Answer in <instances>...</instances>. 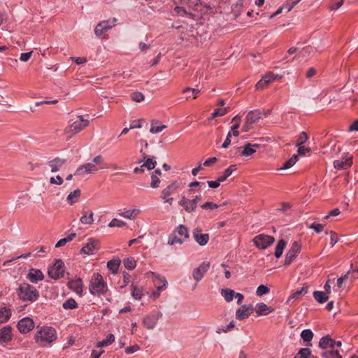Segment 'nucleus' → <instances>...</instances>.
Listing matches in <instances>:
<instances>
[{
  "label": "nucleus",
  "instance_id": "1",
  "mask_svg": "<svg viewBox=\"0 0 358 358\" xmlns=\"http://www.w3.org/2000/svg\"><path fill=\"white\" fill-rule=\"evenodd\" d=\"M57 338V331L55 328L49 326L36 327L34 335L36 343L42 348L50 346Z\"/></svg>",
  "mask_w": 358,
  "mask_h": 358
},
{
  "label": "nucleus",
  "instance_id": "2",
  "mask_svg": "<svg viewBox=\"0 0 358 358\" xmlns=\"http://www.w3.org/2000/svg\"><path fill=\"white\" fill-rule=\"evenodd\" d=\"M18 298L22 301L34 302L39 297L37 289L27 282L21 283L17 289Z\"/></svg>",
  "mask_w": 358,
  "mask_h": 358
},
{
  "label": "nucleus",
  "instance_id": "3",
  "mask_svg": "<svg viewBox=\"0 0 358 358\" xmlns=\"http://www.w3.org/2000/svg\"><path fill=\"white\" fill-rule=\"evenodd\" d=\"M89 289L90 293L93 295H101L106 293L108 286L100 273H94L92 276L89 285Z\"/></svg>",
  "mask_w": 358,
  "mask_h": 358
},
{
  "label": "nucleus",
  "instance_id": "4",
  "mask_svg": "<svg viewBox=\"0 0 358 358\" xmlns=\"http://www.w3.org/2000/svg\"><path fill=\"white\" fill-rule=\"evenodd\" d=\"M89 124V120L85 119L83 115H78L76 118L71 120L69 126L65 129V132L71 136L84 130Z\"/></svg>",
  "mask_w": 358,
  "mask_h": 358
},
{
  "label": "nucleus",
  "instance_id": "5",
  "mask_svg": "<svg viewBox=\"0 0 358 358\" xmlns=\"http://www.w3.org/2000/svg\"><path fill=\"white\" fill-rule=\"evenodd\" d=\"M103 158L101 155L96 156L92 162L86 163L80 166L76 169L75 176H84L86 174L93 173L99 171L98 165L103 164Z\"/></svg>",
  "mask_w": 358,
  "mask_h": 358
},
{
  "label": "nucleus",
  "instance_id": "6",
  "mask_svg": "<svg viewBox=\"0 0 358 358\" xmlns=\"http://www.w3.org/2000/svg\"><path fill=\"white\" fill-rule=\"evenodd\" d=\"M189 236L188 229L185 225L180 224L169 236L167 243L170 245H181L189 238Z\"/></svg>",
  "mask_w": 358,
  "mask_h": 358
},
{
  "label": "nucleus",
  "instance_id": "7",
  "mask_svg": "<svg viewBox=\"0 0 358 358\" xmlns=\"http://www.w3.org/2000/svg\"><path fill=\"white\" fill-rule=\"evenodd\" d=\"M179 188V183L177 181L172 182L162 191L161 198L164 203L171 206L173 203L172 195L176 194Z\"/></svg>",
  "mask_w": 358,
  "mask_h": 358
},
{
  "label": "nucleus",
  "instance_id": "8",
  "mask_svg": "<svg viewBox=\"0 0 358 358\" xmlns=\"http://www.w3.org/2000/svg\"><path fill=\"white\" fill-rule=\"evenodd\" d=\"M252 242L258 249L265 250L275 242V238L272 236L262 234L255 236Z\"/></svg>",
  "mask_w": 358,
  "mask_h": 358
},
{
  "label": "nucleus",
  "instance_id": "9",
  "mask_svg": "<svg viewBox=\"0 0 358 358\" xmlns=\"http://www.w3.org/2000/svg\"><path fill=\"white\" fill-rule=\"evenodd\" d=\"M48 275L55 280L64 276V264L61 259H57L55 264L50 266L48 271Z\"/></svg>",
  "mask_w": 358,
  "mask_h": 358
},
{
  "label": "nucleus",
  "instance_id": "10",
  "mask_svg": "<svg viewBox=\"0 0 358 358\" xmlns=\"http://www.w3.org/2000/svg\"><path fill=\"white\" fill-rule=\"evenodd\" d=\"M117 20V18L113 17L112 19L100 22L94 29L95 35L99 37L104 33L107 32L109 29L115 26Z\"/></svg>",
  "mask_w": 358,
  "mask_h": 358
},
{
  "label": "nucleus",
  "instance_id": "11",
  "mask_svg": "<svg viewBox=\"0 0 358 358\" xmlns=\"http://www.w3.org/2000/svg\"><path fill=\"white\" fill-rule=\"evenodd\" d=\"M301 250V245L298 241H294L285 255V265H289L297 257Z\"/></svg>",
  "mask_w": 358,
  "mask_h": 358
},
{
  "label": "nucleus",
  "instance_id": "12",
  "mask_svg": "<svg viewBox=\"0 0 358 358\" xmlns=\"http://www.w3.org/2000/svg\"><path fill=\"white\" fill-rule=\"evenodd\" d=\"M178 204L185 212L188 213L195 212L197 208V206L195 204V202L192 199L186 196L185 195H182L180 201H178Z\"/></svg>",
  "mask_w": 358,
  "mask_h": 358
},
{
  "label": "nucleus",
  "instance_id": "13",
  "mask_svg": "<svg viewBox=\"0 0 358 358\" xmlns=\"http://www.w3.org/2000/svg\"><path fill=\"white\" fill-rule=\"evenodd\" d=\"M100 249V244L98 240L90 238L80 250V253L91 255Z\"/></svg>",
  "mask_w": 358,
  "mask_h": 358
},
{
  "label": "nucleus",
  "instance_id": "14",
  "mask_svg": "<svg viewBox=\"0 0 358 358\" xmlns=\"http://www.w3.org/2000/svg\"><path fill=\"white\" fill-rule=\"evenodd\" d=\"M162 316V314L159 312L146 315L143 319V324L148 329H153Z\"/></svg>",
  "mask_w": 358,
  "mask_h": 358
},
{
  "label": "nucleus",
  "instance_id": "15",
  "mask_svg": "<svg viewBox=\"0 0 358 358\" xmlns=\"http://www.w3.org/2000/svg\"><path fill=\"white\" fill-rule=\"evenodd\" d=\"M282 76L274 74L273 73H267L256 84L255 87L257 90H262L264 88L268 83L275 80H280Z\"/></svg>",
  "mask_w": 358,
  "mask_h": 358
},
{
  "label": "nucleus",
  "instance_id": "16",
  "mask_svg": "<svg viewBox=\"0 0 358 358\" xmlns=\"http://www.w3.org/2000/svg\"><path fill=\"white\" fill-rule=\"evenodd\" d=\"M17 327L20 333L26 334L34 329V322L30 317H26L18 322Z\"/></svg>",
  "mask_w": 358,
  "mask_h": 358
},
{
  "label": "nucleus",
  "instance_id": "17",
  "mask_svg": "<svg viewBox=\"0 0 358 358\" xmlns=\"http://www.w3.org/2000/svg\"><path fill=\"white\" fill-rule=\"evenodd\" d=\"M254 308L252 305L241 306L236 311V318L238 320H242L248 318L253 312Z\"/></svg>",
  "mask_w": 358,
  "mask_h": 358
},
{
  "label": "nucleus",
  "instance_id": "18",
  "mask_svg": "<svg viewBox=\"0 0 358 358\" xmlns=\"http://www.w3.org/2000/svg\"><path fill=\"white\" fill-rule=\"evenodd\" d=\"M352 164V156L347 154L344 157L341 159H337L334 162V166L337 169H346L349 168Z\"/></svg>",
  "mask_w": 358,
  "mask_h": 358
},
{
  "label": "nucleus",
  "instance_id": "19",
  "mask_svg": "<svg viewBox=\"0 0 358 358\" xmlns=\"http://www.w3.org/2000/svg\"><path fill=\"white\" fill-rule=\"evenodd\" d=\"M210 268V263L209 262H203L199 267L196 268L193 271V278L196 281H200L204 274L208 271V270Z\"/></svg>",
  "mask_w": 358,
  "mask_h": 358
},
{
  "label": "nucleus",
  "instance_id": "20",
  "mask_svg": "<svg viewBox=\"0 0 358 358\" xmlns=\"http://www.w3.org/2000/svg\"><path fill=\"white\" fill-rule=\"evenodd\" d=\"M193 238L196 242L201 246L206 245L209 241V235L208 234H202L201 229L196 228L193 231Z\"/></svg>",
  "mask_w": 358,
  "mask_h": 358
},
{
  "label": "nucleus",
  "instance_id": "21",
  "mask_svg": "<svg viewBox=\"0 0 358 358\" xmlns=\"http://www.w3.org/2000/svg\"><path fill=\"white\" fill-rule=\"evenodd\" d=\"M66 163V159L55 157L48 162V165L50 169L51 172L55 173L60 170V169Z\"/></svg>",
  "mask_w": 358,
  "mask_h": 358
},
{
  "label": "nucleus",
  "instance_id": "22",
  "mask_svg": "<svg viewBox=\"0 0 358 358\" xmlns=\"http://www.w3.org/2000/svg\"><path fill=\"white\" fill-rule=\"evenodd\" d=\"M27 278L32 283H37L44 279V275L39 269L30 268L27 274Z\"/></svg>",
  "mask_w": 358,
  "mask_h": 358
},
{
  "label": "nucleus",
  "instance_id": "23",
  "mask_svg": "<svg viewBox=\"0 0 358 358\" xmlns=\"http://www.w3.org/2000/svg\"><path fill=\"white\" fill-rule=\"evenodd\" d=\"M94 221V212L91 210L83 209L80 222L83 224L92 225Z\"/></svg>",
  "mask_w": 358,
  "mask_h": 358
},
{
  "label": "nucleus",
  "instance_id": "24",
  "mask_svg": "<svg viewBox=\"0 0 358 358\" xmlns=\"http://www.w3.org/2000/svg\"><path fill=\"white\" fill-rule=\"evenodd\" d=\"M12 338V328L7 325L0 329V344L6 343Z\"/></svg>",
  "mask_w": 358,
  "mask_h": 358
},
{
  "label": "nucleus",
  "instance_id": "25",
  "mask_svg": "<svg viewBox=\"0 0 358 358\" xmlns=\"http://www.w3.org/2000/svg\"><path fill=\"white\" fill-rule=\"evenodd\" d=\"M68 287L70 289L76 292L79 296H82L83 284L81 279L78 278L69 281L68 283Z\"/></svg>",
  "mask_w": 358,
  "mask_h": 358
},
{
  "label": "nucleus",
  "instance_id": "26",
  "mask_svg": "<svg viewBox=\"0 0 358 358\" xmlns=\"http://www.w3.org/2000/svg\"><path fill=\"white\" fill-rule=\"evenodd\" d=\"M255 311L258 316L268 315L269 313L274 311V308L268 306L266 303L261 302L257 303L255 306Z\"/></svg>",
  "mask_w": 358,
  "mask_h": 358
},
{
  "label": "nucleus",
  "instance_id": "27",
  "mask_svg": "<svg viewBox=\"0 0 358 358\" xmlns=\"http://www.w3.org/2000/svg\"><path fill=\"white\" fill-rule=\"evenodd\" d=\"M336 341L331 338L329 336L322 337L319 342V347L323 350H327L334 348Z\"/></svg>",
  "mask_w": 358,
  "mask_h": 358
},
{
  "label": "nucleus",
  "instance_id": "28",
  "mask_svg": "<svg viewBox=\"0 0 358 358\" xmlns=\"http://www.w3.org/2000/svg\"><path fill=\"white\" fill-rule=\"evenodd\" d=\"M259 148L258 144H250L246 143L243 147V150L241 152V155L244 157L251 156L255 153L257 150Z\"/></svg>",
  "mask_w": 358,
  "mask_h": 358
},
{
  "label": "nucleus",
  "instance_id": "29",
  "mask_svg": "<svg viewBox=\"0 0 358 358\" xmlns=\"http://www.w3.org/2000/svg\"><path fill=\"white\" fill-rule=\"evenodd\" d=\"M159 280L162 282L163 285H157V283H155V287L157 289L155 291H153L150 294V297L152 298L154 300L157 299L160 296L161 290L165 289L168 285V282H167V280H166V278H160Z\"/></svg>",
  "mask_w": 358,
  "mask_h": 358
},
{
  "label": "nucleus",
  "instance_id": "30",
  "mask_svg": "<svg viewBox=\"0 0 358 358\" xmlns=\"http://www.w3.org/2000/svg\"><path fill=\"white\" fill-rule=\"evenodd\" d=\"M261 118L262 113L259 110L250 111L245 117V119L248 120V122L249 123H252V124L259 121V120H260Z\"/></svg>",
  "mask_w": 358,
  "mask_h": 358
},
{
  "label": "nucleus",
  "instance_id": "31",
  "mask_svg": "<svg viewBox=\"0 0 358 358\" xmlns=\"http://www.w3.org/2000/svg\"><path fill=\"white\" fill-rule=\"evenodd\" d=\"M141 213V210L138 208H134V209H129L127 210H125L122 213H121L120 215V216L129 219V220H134L135 217L139 215Z\"/></svg>",
  "mask_w": 358,
  "mask_h": 358
},
{
  "label": "nucleus",
  "instance_id": "32",
  "mask_svg": "<svg viewBox=\"0 0 358 358\" xmlns=\"http://www.w3.org/2000/svg\"><path fill=\"white\" fill-rule=\"evenodd\" d=\"M121 261L120 259H112L108 262L107 268L113 273H117L120 266Z\"/></svg>",
  "mask_w": 358,
  "mask_h": 358
},
{
  "label": "nucleus",
  "instance_id": "33",
  "mask_svg": "<svg viewBox=\"0 0 358 358\" xmlns=\"http://www.w3.org/2000/svg\"><path fill=\"white\" fill-rule=\"evenodd\" d=\"M80 196V190L77 189L73 192H70L67 196V201L70 205H73L76 203Z\"/></svg>",
  "mask_w": 358,
  "mask_h": 358
},
{
  "label": "nucleus",
  "instance_id": "34",
  "mask_svg": "<svg viewBox=\"0 0 358 358\" xmlns=\"http://www.w3.org/2000/svg\"><path fill=\"white\" fill-rule=\"evenodd\" d=\"M285 246L286 241L284 239L278 241L275 250V256L276 258H280L282 256Z\"/></svg>",
  "mask_w": 358,
  "mask_h": 358
},
{
  "label": "nucleus",
  "instance_id": "35",
  "mask_svg": "<svg viewBox=\"0 0 358 358\" xmlns=\"http://www.w3.org/2000/svg\"><path fill=\"white\" fill-rule=\"evenodd\" d=\"M323 358H342L338 351L334 348L327 350L321 355Z\"/></svg>",
  "mask_w": 358,
  "mask_h": 358
},
{
  "label": "nucleus",
  "instance_id": "36",
  "mask_svg": "<svg viewBox=\"0 0 358 358\" xmlns=\"http://www.w3.org/2000/svg\"><path fill=\"white\" fill-rule=\"evenodd\" d=\"M182 93L186 94L187 99L191 97L196 99L199 96L200 90L198 89L187 87L182 90Z\"/></svg>",
  "mask_w": 358,
  "mask_h": 358
},
{
  "label": "nucleus",
  "instance_id": "37",
  "mask_svg": "<svg viewBox=\"0 0 358 358\" xmlns=\"http://www.w3.org/2000/svg\"><path fill=\"white\" fill-rule=\"evenodd\" d=\"M298 161V155H294L290 159L286 161L278 170H285L292 167Z\"/></svg>",
  "mask_w": 358,
  "mask_h": 358
},
{
  "label": "nucleus",
  "instance_id": "38",
  "mask_svg": "<svg viewBox=\"0 0 358 358\" xmlns=\"http://www.w3.org/2000/svg\"><path fill=\"white\" fill-rule=\"evenodd\" d=\"M313 296L315 299L320 303H324L329 299L327 294L322 291H315L313 292Z\"/></svg>",
  "mask_w": 358,
  "mask_h": 358
},
{
  "label": "nucleus",
  "instance_id": "39",
  "mask_svg": "<svg viewBox=\"0 0 358 358\" xmlns=\"http://www.w3.org/2000/svg\"><path fill=\"white\" fill-rule=\"evenodd\" d=\"M157 124H158V122L157 120H152L151 122V128L150 129V132L151 134L159 133L163 129H166L167 127L166 125H164V124L157 125Z\"/></svg>",
  "mask_w": 358,
  "mask_h": 358
},
{
  "label": "nucleus",
  "instance_id": "40",
  "mask_svg": "<svg viewBox=\"0 0 358 358\" xmlns=\"http://www.w3.org/2000/svg\"><path fill=\"white\" fill-rule=\"evenodd\" d=\"M235 292L231 289H222L221 295L224 297L226 301L230 302L234 298Z\"/></svg>",
  "mask_w": 358,
  "mask_h": 358
},
{
  "label": "nucleus",
  "instance_id": "41",
  "mask_svg": "<svg viewBox=\"0 0 358 358\" xmlns=\"http://www.w3.org/2000/svg\"><path fill=\"white\" fill-rule=\"evenodd\" d=\"M11 316V310L9 308H3L0 310V323L6 322Z\"/></svg>",
  "mask_w": 358,
  "mask_h": 358
},
{
  "label": "nucleus",
  "instance_id": "42",
  "mask_svg": "<svg viewBox=\"0 0 358 358\" xmlns=\"http://www.w3.org/2000/svg\"><path fill=\"white\" fill-rule=\"evenodd\" d=\"M76 236V233H71L66 237L61 238L55 245V248H60L65 245L68 242L71 241Z\"/></svg>",
  "mask_w": 358,
  "mask_h": 358
},
{
  "label": "nucleus",
  "instance_id": "43",
  "mask_svg": "<svg viewBox=\"0 0 358 358\" xmlns=\"http://www.w3.org/2000/svg\"><path fill=\"white\" fill-rule=\"evenodd\" d=\"M115 341V336L112 334H109L105 340L99 341L96 343V347L101 348L110 345Z\"/></svg>",
  "mask_w": 358,
  "mask_h": 358
},
{
  "label": "nucleus",
  "instance_id": "44",
  "mask_svg": "<svg viewBox=\"0 0 358 358\" xmlns=\"http://www.w3.org/2000/svg\"><path fill=\"white\" fill-rule=\"evenodd\" d=\"M236 170L235 165H231L224 170L223 175L219 177V181L224 182L231 173Z\"/></svg>",
  "mask_w": 358,
  "mask_h": 358
},
{
  "label": "nucleus",
  "instance_id": "45",
  "mask_svg": "<svg viewBox=\"0 0 358 358\" xmlns=\"http://www.w3.org/2000/svg\"><path fill=\"white\" fill-rule=\"evenodd\" d=\"M308 287L307 285H305L300 288L299 289L294 292L289 297V301L292 299H296L299 298L301 294H306L308 292Z\"/></svg>",
  "mask_w": 358,
  "mask_h": 358
},
{
  "label": "nucleus",
  "instance_id": "46",
  "mask_svg": "<svg viewBox=\"0 0 358 358\" xmlns=\"http://www.w3.org/2000/svg\"><path fill=\"white\" fill-rule=\"evenodd\" d=\"M131 296L136 300H140L143 296V288L132 285Z\"/></svg>",
  "mask_w": 358,
  "mask_h": 358
},
{
  "label": "nucleus",
  "instance_id": "47",
  "mask_svg": "<svg viewBox=\"0 0 358 358\" xmlns=\"http://www.w3.org/2000/svg\"><path fill=\"white\" fill-rule=\"evenodd\" d=\"M301 338L306 342H310L313 338V333L310 329H305L301 334Z\"/></svg>",
  "mask_w": 358,
  "mask_h": 358
},
{
  "label": "nucleus",
  "instance_id": "48",
  "mask_svg": "<svg viewBox=\"0 0 358 358\" xmlns=\"http://www.w3.org/2000/svg\"><path fill=\"white\" fill-rule=\"evenodd\" d=\"M345 0H332L329 5L330 10H336L340 8L344 3Z\"/></svg>",
  "mask_w": 358,
  "mask_h": 358
},
{
  "label": "nucleus",
  "instance_id": "49",
  "mask_svg": "<svg viewBox=\"0 0 358 358\" xmlns=\"http://www.w3.org/2000/svg\"><path fill=\"white\" fill-rule=\"evenodd\" d=\"M62 306L64 309H75L78 307V304L73 298H70L63 303Z\"/></svg>",
  "mask_w": 358,
  "mask_h": 358
},
{
  "label": "nucleus",
  "instance_id": "50",
  "mask_svg": "<svg viewBox=\"0 0 358 358\" xmlns=\"http://www.w3.org/2000/svg\"><path fill=\"white\" fill-rule=\"evenodd\" d=\"M301 0H288L283 3L282 6L285 10L289 12Z\"/></svg>",
  "mask_w": 358,
  "mask_h": 358
},
{
  "label": "nucleus",
  "instance_id": "51",
  "mask_svg": "<svg viewBox=\"0 0 358 358\" xmlns=\"http://www.w3.org/2000/svg\"><path fill=\"white\" fill-rule=\"evenodd\" d=\"M124 265L127 269L132 270L136 267V262L134 257H128L124 260Z\"/></svg>",
  "mask_w": 358,
  "mask_h": 358
},
{
  "label": "nucleus",
  "instance_id": "52",
  "mask_svg": "<svg viewBox=\"0 0 358 358\" xmlns=\"http://www.w3.org/2000/svg\"><path fill=\"white\" fill-rule=\"evenodd\" d=\"M311 351L308 348H301L294 358H310Z\"/></svg>",
  "mask_w": 358,
  "mask_h": 358
},
{
  "label": "nucleus",
  "instance_id": "53",
  "mask_svg": "<svg viewBox=\"0 0 358 358\" xmlns=\"http://www.w3.org/2000/svg\"><path fill=\"white\" fill-rule=\"evenodd\" d=\"M156 164L157 162L154 159V158H148L143 164V166L147 168L148 170H152L155 169Z\"/></svg>",
  "mask_w": 358,
  "mask_h": 358
},
{
  "label": "nucleus",
  "instance_id": "54",
  "mask_svg": "<svg viewBox=\"0 0 358 358\" xmlns=\"http://www.w3.org/2000/svg\"><path fill=\"white\" fill-rule=\"evenodd\" d=\"M131 99L135 102H141L144 100L145 96L140 92H134L131 94Z\"/></svg>",
  "mask_w": 358,
  "mask_h": 358
},
{
  "label": "nucleus",
  "instance_id": "55",
  "mask_svg": "<svg viewBox=\"0 0 358 358\" xmlns=\"http://www.w3.org/2000/svg\"><path fill=\"white\" fill-rule=\"evenodd\" d=\"M126 225V223L122 221L117 220L116 218H113L108 224L109 227H122Z\"/></svg>",
  "mask_w": 358,
  "mask_h": 358
},
{
  "label": "nucleus",
  "instance_id": "56",
  "mask_svg": "<svg viewBox=\"0 0 358 358\" xmlns=\"http://www.w3.org/2000/svg\"><path fill=\"white\" fill-rule=\"evenodd\" d=\"M269 292V288L264 285H259L256 290V294L259 296H262Z\"/></svg>",
  "mask_w": 358,
  "mask_h": 358
},
{
  "label": "nucleus",
  "instance_id": "57",
  "mask_svg": "<svg viewBox=\"0 0 358 358\" xmlns=\"http://www.w3.org/2000/svg\"><path fill=\"white\" fill-rule=\"evenodd\" d=\"M308 136L307 134L304 131H302L299 136V138H298L296 145V146L302 145L303 143H305L308 141Z\"/></svg>",
  "mask_w": 358,
  "mask_h": 358
},
{
  "label": "nucleus",
  "instance_id": "58",
  "mask_svg": "<svg viewBox=\"0 0 358 358\" xmlns=\"http://www.w3.org/2000/svg\"><path fill=\"white\" fill-rule=\"evenodd\" d=\"M228 112V108H217L216 109L213 113H212V117L213 118H215L216 117H219V116H223L224 115L227 113Z\"/></svg>",
  "mask_w": 358,
  "mask_h": 358
},
{
  "label": "nucleus",
  "instance_id": "59",
  "mask_svg": "<svg viewBox=\"0 0 358 358\" xmlns=\"http://www.w3.org/2000/svg\"><path fill=\"white\" fill-rule=\"evenodd\" d=\"M218 207V205L210 201H207L201 206V208L203 210H214L217 209Z\"/></svg>",
  "mask_w": 358,
  "mask_h": 358
},
{
  "label": "nucleus",
  "instance_id": "60",
  "mask_svg": "<svg viewBox=\"0 0 358 358\" xmlns=\"http://www.w3.org/2000/svg\"><path fill=\"white\" fill-rule=\"evenodd\" d=\"M151 180H152L151 183H150L151 187H152V188L158 187L159 185V183H160V180L158 176L155 175V174H152Z\"/></svg>",
  "mask_w": 358,
  "mask_h": 358
},
{
  "label": "nucleus",
  "instance_id": "61",
  "mask_svg": "<svg viewBox=\"0 0 358 358\" xmlns=\"http://www.w3.org/2000/svg\"><path fill=\"white\" fill-rule=\"evenodd\" d=\"M309 228L313 229L316 233L320 234L323 231L324 225L314 222L309 226Z\"/></svg>",
  "mask_w": 358,
  "mask_h": 358
},
{
  "label": "nucleus",
  "instance_id": "62",
  "mask_svg": "<svg viewBox=\"0 0 358 358\" xmlns=\"http://www.w3.org/2000/svg\"><path fill=\"white\" fill-rule=\"evenodd\" d=\"M338 241V237L336 233L334 231L330 232V244L331 247L333 248Z\"/></svg>",
  "mask_w": 358,
  "mask_h": 358
},
{
  "label": "nucleus",
  "instance_id": "63",
  "mask_svg": "<svg viewBox=\"0 0 358 358\" xmlns=\"http://www.w3.org/2000/svg\"><path fill=\"white\" fill-rule=\"evenodd\" d=\"M140 350V346L137 344H135L134 345H131V346H129V347H127L126 349H125V352L127 354H132V353H134L137 351H138Z\"/></svg>",
  "mask_w": 358,
  "mask_h": 358
},
{
  "label": "nucleus",
  "instance_id": "64",
  "mask_svg": "<svg viewBox=\"0 0 358 358\" xmlns=\"http://www.w3.org/2000/svg\"><path fill=\"white\" fill-rule=\"evenodd\" d=\"M33 54V51H29L27 52H24L20 55V59L22 62H26L29 60L31 55Z\"/></svg>",
  "mask_w": 358,
  "mask_h": 358
}]
</instances>
